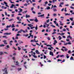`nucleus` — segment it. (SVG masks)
<instances>
[{
  "label": "nucleus",
  "mask_w": 74,
  "mask_h": 74,
  "mask_svg": "<svg viewBox=\"0 0 74 74\" xmlns=\"http://www.w3.org/2000/svg\"><path fill=\"white\" fill-rule=\"evenodd\" d=\"M8 68V66H7L6 68H5L4 69H2L3 71H5L3 74H8V71H7V68Z\"/></svg>",
  "instance_id": "f257e3e1"
},
{
  "label": "nucleus",
  "mask_w": 74,
  "mask_h": 74,
  "mask_svg": "<svg viewBox=\"0 0 74 74\" xmlns=\"http://www.w3.org/2000/svg\"><path fill=\"white\" fill-rule=\"evenodd\" d=\"M27 26H29V27H31V29H33L35 28V27H33V25H32V24H28L27 25Z\"/></svg>",
  "instance_id": "f03ea898"
},
{
  "label": "nucleus",
  "mask_w": 74,
  "mask_h": 74,
  "mask_svg": "<svg viewBox=\"0 0 74 74\" xmlns=\"http://www.w3.org/2000/svg\"><path fill=\"white\" fill-rule=\"evenodd\" d=\"M3 34L4 35H10V34H11V33L10 32L9 33H8V32H6L4 33Z\"/></svg>",
  "instance_id": "7ed1b4c3"
},
{
  "label": "nucleus",
  "mask_w": 74,
  "mask_h": 74,
  "mask_svg": "<svg viewBox=\"0 0 74 74\" xmlns=\"http://www.w3.org/2000/svg\"><path fill=\"white\" fill-rule=\"evenodd\" d=\"M64 4V3L63 2H61L60 3V4L59 5V7H62V5H63V4Z\"/></svg>",
  "instance_id": "20e7f679"
},
{
  "label": "nucleus",
  "mask_w": 74,
  "mask_h": 74,
  "mask_svg": "<svg viewBox=\"0 0 74 74\" xmlns=\"http://www.w3.org/2000/svg\"><path fill=\"white\" fill-rule=\"evenodd\" d=\"M38 16V17H42V18H44V14H42V15Z\"/></svg>",
  "instance_id": "39448f33"
},
{
  "label": "nucleus",
  "mask_w": 74,
  "mask_h": 74,
  "mask_svg": "<svg viewBox=\"0 0 74 74\" xmlns=\"http://www.w3.org/2000/svg\"><path fill=\"white\" fill-rule=\"evenodd\" d=\"M4 4H5L6 7H9V6L7 5V3H6L5 1H4Z\"/></svg>",
  "instance_id": "423d86ee"
},
{
  "label": "nucleus",
  "mask_w": 74,
  "mask_h": 74,
  "mask_svg": "<svg viewBox=\"0 0 74 74\" xmlns=\"http://www.w3.org/2000/svg\"><path fill=\"white\" fill-rule=\"evenodd\" d=\"M49 55H51V56H53V52L51 51H50Z\"/></svg>",
  "instance_id": "0eeeda50"
},
{
  "label": "nucleus",
  "mask_w": 74,
  "mask_h": 74,
  "mask_svg": "<svg viewBox=\"0 0 74 74\" xmlns=\"http://www.w3.org/2000/svg\"><path fill=\"white\" fill-rule=\"evenodd\" d=\"M54 43H53V44L54 45H56V43H58V42H57L56 40H54Z\"/></svg>",
  "instance_id": "6e6552de"
},
{
  "label": "nucleus",
  "mask_w": 74,
  "mask_h": 74,
  "mask_svg": "<svg viewBox=\"0 0 74 74\" xmlns=\"http://www.w3.org/2000/svg\"><path fill=\"white\" fill-rule=\"evenodd\" d=\"M27 5H30V3H28L27 4L25 3L24 5V6H26V7H27Z\"/></svg>",
  "instance_id": "1a4fd4ad"
},
{
  "label": "nucleus",
  "mask_w": 74,
  "mask_h": 74,
  "mask_svg": "<svg viewBox=\"0 0 74 74\" xmlns=\"http://www.w3.org/2000/svg\"><path fill=\"white\" fill-rule=\"evenodd\" d=\"M7 40H4L3 41V42H4V44H5L6 45H7Z\"/></svg>",
  "instance_id": "9d476101"
},
{
  "label": "nucleus",
  "mask_w": 74,
  "mask_h": 74,
  "mask_svg": "<svg viewBox=\"0 0 74 74\" xmlns=\"http://www.w3.org/2000/svg\"><path fill=\"white\" fill-rule=\"evenodd\" d=\"M25 17L26 18H30V16L29 15H28L27 14H26V15Z\"/></svg>",
  "instance_id": "9b49d317"
},
{
  "label": "nucleus",
  "mask_w": 74,
  "mask_h": 74,
  "mask_svg": "<svg viewBox=\"0 0 74 74\" xmlns=\"http://www.w3.org/2000/svg\"><path fill=\"white\" fill-rule=\"evenodd\" d=\"M11 27H12V28H13V27H15V25L14 24H12V25H11Z\"/></svg>",
  "instance_id": "f8f14e48"
},
{
  "label": "nucleus",
  "mask_w": 74,
  "mask_h": 74,
  "mask_svg": "<svg viewBox=\"0 0 74 74\" xmlns=\"http://www.w3.org/2000/svg\"><path fill=\"white\" fill-rule=\"evenodd\" d=\"M35 52H36V53H37V54H40V52L38 51V50H36V51H35Z\"/></svg>",
  "instance_id": "ddd939ff"
},
{
  "label": "nucleus",
  "mask_w": 74,
  "mask_h": 74,
  "mask_svg": "<svg viewBox=\"0 0 74 74\" xmlns=\"http://www.w3.org/2000/svg\"><path fill=\"white\" fill-rule=\"evenodd\" d=\"M11 25H7L6 27V28H10V27H11Z\"/></svg>",
  "instance_id": "4468645a"
},
{
  "label": "nucleus",
  "mask_w": 74,
  "mask_h": 74,
  "mask_svg": "<svg viewBox=\"0 0 74 74\" xmlns=\"http://www.w3.org/2000/svg\"><path fill=\"white\" fill-rule=\"evenodd\" d=\"M14 5L12 4L11 5V6L10 7V8H14Z\"/></svg>",
  "instance_id": "2eb2a0df"
},
{
  "label": "nucleus",
  "mask_w": 74,
  "mask_h": 74,
  "mask_svg": "<svg viewBox=\"0 0 74 74\" xmlns=\"http://www.w3.org/2000/svg\"><path fill=\"white\" fill-rule=\"evenodd\" d=\"M16 65L17 66H19V63H18V61L16 62Z\"/></svg>",
  "instance_id": "dca6fc26"
},
{
  "label": "nucleus",
  "mask_w": 74,
  "mask_h": 74,
  "mask_svg": "<svg viewBox=\"0 0 74 74\" xmlns=\"http://www.w3.org/2000/svg\"><path fill=\"white\" fill-rule=\"evenodd\" d=\"M34 21L36 22H38V20H37V18H36V19H35L34 20Z\"/></svg>",
  "instance_id": "f3484780"
},
{
  "label": "nucleus",
  "mask_w": 74,
  "mask_h": 74,
  "mask_svg": "<svg viewBox=\"0 0 74 74\" xmlns=\"http://www.w3.org/2000/svg\"><path fill=\"white\" fill-rule=\"evenodd\" d=\"M38 29V25H36V27L35 28V29L36 30H37V29Z\"/></svg>",
  "instance_id": "a211bd4d"
},
{
  "label": "nucleus",
  "mask_w": 74,
  "mask_h": 74,
  "mask_svg": "<svg viewBox=\"0 0 74 74\" xmlns=\"http://www.w3.org/2000/svg\"><path fill=\"white\" fill-rule=\"evenodd\" d=\"M6 47L7 48H5V49H8L7 48H10V46L9 45H8L6 46Z\"/></svg>",
  "instance_id": "6ab92c4d"
},
{
  "label": "nucleus",
  "mask_w": 74,
  "mask_h": 74,
  "mask_svg": "<svg viewBox=\"0 0 74 74\" xmlns=\"http://www.w3.org/2000/svg\"><path fill=\"white\" fill-rule=\"evenodd\" d=\"M18 10H20V11L21 12H22V11H23V10H22V9H21L20 8H18Z\"/></svg>",
  "instance_id": "aec40b11"
},
{
  "label": "nucleus",
  "mask_w": 74,
  "mask_h": 74,
  "mask_svg": "<svg viewBox=\"0 0 74 74\" xmlns=\"http://www.w3.org/2000/svg\"><path fill=\"white\" fill-rule=\"evenodd\" d=\"M66 57L67 59H69L70 58V56H69V54H66Z\"/></svg>",
  "instance_id": "412c9836"
},
{
  "label": "nucleus",
  "mask_w": 74,
  "mask_h": 74,
  "mask_svg": "<svg viewBox=\"0 0 74 74\" xmlns=\"http://www.w3.org/2000/svg\"><path fill=\"white\" fill-rule=\"evenodd\" d=\"M18 51H21V48L19 47H18Z\"/></svg>",
  "instance_id": "4be33fe9"
},
{
  "label": "nucleus",
  "mask_w": 74,
  "mask_h": 74,
  "mask_svg": "<svg viewBox=\"0 0 74 74\" xmlns=\"http://www.w3.org/2000/svg\"><path fill=\"white\" fill-rule=\"evenodd\" d=\"M31 55L33 56H34V55H36V53L34 52L33 53H31Z\"/></svg>",
  "instance_id": "5701e85b"
},
{
  "label": "nucleus",
  "mask_w": 74,
  "mask_h": 74,
  "mask_svg": "<svg viewBox=\"0 0 74 74\" xmlns=\"http://www.w3.org/2000/svg\"><path fill=\"white\" fill-rule=\"evenodd\" d=\"M52 45H47V47H52Z\"/></svg>",
  "instance_id": "b1692460"
},
{
  "label": "nucleus",
  "mask_w": 74,
  "mask_h": 74,
  "mask_svg": "<svg viewBox=\"0 0 74 74\" xmlns=\"http://www.w3.org/2000/svg\"><path fill=\"white\" fill-rule=\"evenodd\" d=\"M40 45H39V44H38V43H36V44L37 45H39V46H40V45H41V42H40Z\"/></svg>",
  "instance_id": "393cba45"
},
{
  "label": "nucleus",
  "mask_w": 74,
  "mask_h": 74,
  "mask_svg": "<svg viewBox=\"0 0 74 74\" xmlns=\"http://www.w3.org/2000/svg\"><path fill=\"white\" fill-rule=\"evenodd\" d=\"M4 46H5V45L3 44L1 45H0V47H4Z\"/></svg>",
  "instance_id": "a878e982"
},
{
  "label": "nucleus",
  "mask_w": 74,
  "mask_h": 74,
  "mask_svg": "<svg viewBox=\"0 0 74 74\" xmlns=\"http://www.w3.org/2000/svg\"><path fill=\"white\" fill-rule=\"evenodd\" d=\"M30 0H26V2L27 3H29Z\"/></svg>",
  "instance_id": "bb28decb"
},
{
  "label": "nucleus",
  "mask_w": 74,
  "mask_h": 74,
  "mask_svg": "<svg viewBox=\"0 0 74 74\" xmlns=\"http://www.w3.org/2000/svg\"><path fill=\"white\" fill-rule=\"evenodd\" d=\"M3 52H0V55L2 56L3 55Z\"/></svg>",
  "instance_id": "cd10ccee"
},
{
  "label": "nucleus",
  "mask_w": 74,
  "mask_h": 74,
  "mask_svg": "<svg viewBox=\"0 0 74 74\" xmlns=\"http://www.w3.org/2000/svg\"><path fill=\"white\" fill-rule=\"evenodd\" d=\"M68 53H69V54H70L71 53V50H69L68 51Z\"/></svg>",
  "instance_id": "c85d7f7f"
},
{
  "label": "nucleus",
  "mask_w": 74,
  "mask_h": 74,
  "mask_svg": "<svg viewBox=\"0 0 74 74\" xmlns=\"http://www.w3.org/2000/svg\"><path fill=\"white\" fill-rule=\"evenodd\" d=\"M46 9H47V10H50L51 8H50V7L48 6L47 7Z\"/></svg>",
  "instance_id": "c756f323"
},
{
  "label": "nucleus",
  "mask_w": 74,
  "mask_h": 74,
  "mask_svg": "<svg viewBox=\"0 0 74 74\" xmlns=\"http://www.w3.org/2000/svg\"><path fill=\"white\" fill-rule=\"evenodd\" d=\"M3 38H7V36H3Z\"/></svg>",
  "instance_id": "7c9ffc66"
},
{
  "label": "nucleus",
  "mask_w": 74,
  "mask_h": 74,
  "mask_svg": "<svg viewBox=\"0 0 74 74\" xmlns=\"http://www.w3.org/2000/svg\"><path fill=\"white\" fill-rule=\"evenodd\" d=\"M70 19L71 21H73V18H70Z\"/></svg>",
  "instance_id": "2f4dec72"
},
{
  "label": "nucleus",
  "mask_w": 74,
  "mask_h": 74,
  "mask_svg": "<svg viewBox=\"0 0 74 74\" xmlns=\"http://www.w3.org/2000/svg\"><path fill=\"white\" fill-rule=\"evenodd\" d=\"M67 38H71V39L72 38V37H71V36H70V35H69V36H68L67 37Z\"/></svg>",
  "instance_id": "473e14b6"
},
{
  "label": "nucleus",
  "mask_w": 74,
  "mask_h": 74,
  "mask_svg": "<svg viewBox=\"0 0 74 74\" xmlns=\"http://www.w3.org/2000/svg\"><path fill=\"white\" fill-rule=\"evenodd\" d=\"M70 60H74V58L73 57H71L70 58Z\"/></svg>",
  "instance_id": "72a5a7b5"
},
{
  "label": "nucleus",
  "mask_w": 74,
  "mask_h": 74,
  "mask_svg": "<svg viewBox=\"0 0 74 74\" xmlns=\"http://www.w3.org/2000/svg\"><path fill=\"white\" fill-rule=\"evenodd\" d=\"M53 11H54V12H55V11H57V10L56 9H53Z\"/></svg>",
  "instance_id": "f704fd0d"
},
{
  "label": "nucleus",
  "mask_w": 74,
  "mask_h": 74,
  "mask_svg": "<svg viewBox=\"0 0 74 74\" xmlns=\"http://www.w3.org/2000/svg\"><path fill=\"white\" fill-rule=\"evenodd\" d=\"M58 38H59V40H61V39H62V37H61V36H59L58 37Z\"/></svg>",
  "instance_id": "c9c22d12"
},
{
  "label": "nucleus",
  "mask_w": 74,
  "mask_h": 74,
  "mask_svg": "<svg viewBox=\"0 0 74 74\" xmlns=\"http://www.w3.org/2000/svg\"><path fill=\"white\" fill-rule=\"evenodd\" d=\"M66 15H70V14H69V13H65V16H66Z\"/></svg>",
  "instance_id": "e433bc0d"
},
{
  "label": "nucleus",
  "mask_w": 74,
  "mask_h": 74,
  "mask_svg": "<svg viewBox=\"0 0 74 74\" xmlns=\"http://www.w3.org/2000/svg\"><path fill=\"white\" fill-rule=\"evenodd\" d=\"M68 44H69V45H71V41H70L68 42Z\"/></svg>",
  "instance_id": "4c0bfd02"
},
{
  "label": "nucleus",
  "mask_w": 74,
  "mask_h": 74,
  "mask_svg": "<svg viewBox=\"0 0 74 74\" xmlns=\"http://www.w3.org/2000/svg\"><path fill=\"white\" fill-rule=\"evenodd\" d=\"M23 41H21L19 42V44H23Z\"/></svg>",
  "instance_id": "58836bf2"
},
{
  "label": "nucleus",
  "mask_w": 74,
  "mask_h": 74,
  "mask_svg": "<svg viewBox=\"0 0 74 74\" xmlns=\"http://www.w3.org/2000/svg\"><path fill=\"white\" fill-rule=\"evenodd\" d=\"M14 21V19L12 18V19H11L10 20H9V21Z\"/></svg>",
  "instance_id": "ea45409f"
},
{
  "label": "nucleus",
  "mask_w": 74,
  "mask_h": 74,
  "mask_svg": "<svg viewBox=\"0 0 74 74\" xmlns=\"http://www.w3.org/2000/svg\"><path fill=\"white\" fill-rule=\"evenodd\" d=\"M30 41L31 42H34V40H31Z\"/></svg>",
  "instance_id": "a19ab883"
},
{
  "label": "nucleus",
  "mask_w": 74,
  "mask_h": 74,
  "mask_svg": "<svg viewBox=\"0 0 74 74\" xmlns=\"http://www.w3.org/2000/svg\"><path fill=\"white\" fill-rule=\"evenodd\" d=\"M62 61V60H61L58 59L57 62H61V61Z\"/></svg>",
  "instance_id": "79ce46f5"
},
{
  "label": "nucleus",
  "mask_w": 74,
  "mask_h": 74,
  "mask_svg": "<svg viewBox=\"0 0 74 74\" xmlns=\"http://www.w3.org/2000/svg\"><path fill=\"white\" fill-rule=\"evenodd\" d=\"M51 26L53 27H54V28L55 27V26H54V25H51Z\"/></svg>",
  "instance_id": "37998d69"
},
{
  "label": "nucleus",
  "mask_w": 74,
  "mask_h": 74,
  "mask_svg": "<svg viewBox=\"0 0 74 74\" xmlns=\"http://www.w3.org/2000/svg\"><path fill=\"white\" fill-rule=\"evenodd\" d=\"M33 56L34 57V58H37V57L36 55H34Z\"/></svg>",
  "instance_id": "c03bdc74"
},
{
  "label": "nucleus",
  "mask_w": 74,
  "mask_h": 74,
  "mask_svg": "<svg viewBox=\"0 0 74 74\" xmlns=\"http://www.w3.org/2000/svg\"><path fill=\"white\" fill-rule=\"evenodd\" d=\"M55 1H57L56 0H54L53 1V3H55Z\"/></svg>",
  "instance_id": "a18cd8bd"
},
{
  "label": "nucleus",
  "mask_w": 74,
  "mask_h": 74,
  "mask_svg": "<svg viewBox=\"0 0 74 74\" xmlns=\"http://www.w3.org/2000/svg\"><path fill=\"white\" fill-rule=\"evenodd\" d=\"M50 31H51V30H49L48 31V29H46V31L47 32H50Z\"/></svg>",
  "instance_id": "49530a36"
},
{
  "label": "nucleus",
  "mask_w": 74,
  "mask_h": 74,
  "mask_svg": "<svg viewBox=\"0 0 74 74\" xmlns=\"http://www.w3.org/2000/svg\"><path fill=\"white\" fill-rule=\"evenodd\" d=\"M47 23H49V19H48L47 20Z\"/></svg>",
  "instance_id": "de8ad7c7"
},
{
  "label": "nucleus",
  "mask_w": 74,
  "mask_h": 74,
  "mask_svg": "<svg viewBox=\"0 0 74 74\" xmlns=\"http://www.w3.org/2000/svg\"><path fill=\"white\" fill-rule=\"evenodd\" d=\"M55 25H56L57 23L56 22V21H53Z\"/></svg>",
  "instance_id": "09e8293b"
},
{
  "label": "nucleus",
  "mask_w": 74,
  "mask_h": 74,
  "mask_svg": "<svg viewBox=\"0 0 74 74\" xmlns=\"http://www.w3.org/2000/svg\"><path fill=\"white\" fill-rule=\"evenodd\" d=\"M24 36H25V37H27V36H29V34H26V35H24Z\"/></svg>",
  "instance_id": "8fccbe9b"
},
{
  "label": "nucleus",
  "mask_w": 74,
  "mask_h": 74,
  "mask_svg": "<svg viewBox=\"0 0 74 74\" xmlns=\"http://www.w3.org/2000/svg\"><path fill=\"white\" fill-rule=\"evenodd\" d=\"M64 49L65 51H68V49L66 48H65Z\"/></svg>",
  "instance_id": "3c124183"
},
{
  "label": "nucleus",
  "mask_w": 74,
  "mask_h": 74,
  "mask_svg": "<svg viewBox=\"0 0 74 74\" xmlns=\"http://www.w3.org/2000/svg\"><path fill=\"white\" fill-rule=\"evenodd\" d=\"M22 70V68H18V71H20V70Z\"/></svg>",
  "instance_id": "603ef678"
},
{
  "label": "nucleus",
  "mask_w": 74,
  "mask_h": 74,
  "mask_svg": "<svg viewBox=\"0 0 74 74\" xmlns=\"http://www.w3.org/2000/svg\"><path fill=\"white\" fill-rule=\"evenodd\" d=\"M56 15H57V14H53V16H56Z\"/></svg>",
  "instance_id": "864d4df0"
},
{
  "label": "nucleus",
  "mask_w": 74,
  "mask_h": 74,
  "mask_svg": "<svg viewBox=\"0 0 74 74\" xmlns=\"http://www.w3.org/2000/svg\"><path fill=\"white\" fill-rule=\"evenodd\" d=\"M16 18L17 19V20H19V19H20V18L19 17H17Z\"/></svg>",
  "instance_id": "5fc2aeb1"
},
{
  "label": "nucleus",
  "mask_w": 74,
  "mask_h": 74,
  "mask_svg": "<svg viewBox=\"0 0 74 74\" xmlns=\"http://www.w3.org/2000/svg\"><path fill=\"white\" fill-rule=\"evenodd\" d=\"M16 36H20V34H17L16 35Z\"/></svg>",
  "instance_id": "6e6d98bb"
},
{
  "label": "nucleus",
  "mask_w": 74,
  "mask_h": 74,
  "mask_svg": "<svg viewBox=\"0 0 74 74\" xmlns=\"http://www.w3.org/2000/svg\"><path fill=\"white\" fill-rule=\"evenodd\" d=\"M44 24L45 25H48V24H47V23L46 22L44 23Z\"/></svg>",
  "instance_id": "4d7b16f0"
},
{
  "label": "nucleus",
  "mask_w": 74,
  "mask_h": 74,
  "mask_svg": "<svg viewBox=\"0 0 74 74\" xmlns=\"http://www.w3.org/2000/svg\"><path fill=\"white\" fill-rule=\"evenodd\" d=\"M12 48H13V49H14L15 50H16V49L13 46Z\"/></svg>",
  "instance_id": "13d9d810"
},
{
  "label": "nucleus",
  "mask_w": 74,
  "mask_h": 74,
  "mask_svg": "<svg viewBox=\"0 0 74 74\" xmlns=\"http://www.w3.org/2000/svg\"><path fill=\"white\" fill-rule=\"evenodd\" d=\"M43 27H44V28H45V27H46V25H43Z\"/></svg>",
  "instance_id": "bf43d9fd"
},
{
  "label": "nucleus",
  "mask_w": 74,
  "mask_h": 74,
  "mask_svg": "<svg viewBox=\"0 0 74 74\" xmlns=\"http://www.w3.org/2000/svg\"><path fill=\"white\" fill-rule=\"evenodd\" d=\"M71 25L72 26H73V25H74V22H72V23H71Z\"/></svg>",
  "instance_id": "052dcab7"
},
{
  "label": "nucleus",
  "mask_w": 74,
  "mask_h": 74,
  "mask_svg": "<svg viewBox=\"0 0 74 74\" xmlns=\"http://www.w3.org/2000/svg\"><path fill=\"white\" fill-rule=\"evenodd\" d=\"M29 21H34V19H30Z\"/></svg>",
  "instance_id": "680f3d73"
},
{
  "label": "nucleus",
  "mask_w": 74,
  "mask_h": 74,
  "mask_svg": "<svg viewBox=\"0 0 74 74\" xmlns=\"http://www.w3.org/2000/svg\"><path fill=\"white\" fill-rule=\"evenodd\" d=\"M5 15H7V13L6 12H5Z\"/></svg>",
  "instance_id": "e2e57ef3"
},
{
  "label": "nucleus",
  "mask_w": 74,
  "mask_h": 74,
  "mask_svg": "<svg viewBox=\"0 0 74 74\" xmlns=\"http://www.w3.org/2000/svg\"><path fill=\"white\" fill-rule=\"evenodd\" d=\"M48 2L47 1H46L45 2V5L47 4H48Z\"/></svg>",
  "instance_id": "0e129e2a"
},
{
  "label": "nucleus",
  "mask_w": 74,
  "mask_h": 74,
  "mask_svg": "<svg viewBox=\"0 0 74 74\" xmlns=\"http://www.w3.org/2000/svg\"><path fill=\"white\" fill-rule=\"evenodd\" d=\"M41 14V13L40 12H38V15H40Z\"/></svg>",
  "instance_id": "69168bd1"
},
{
  "label": "nucleus",
  "mask_w": 74,
  "mask_h": 74,
  "mask_svg": "<svg viewBox=\"0 0 74 74\" xmlns=\"http://www.w3.org/2000/svg\"><path fill=\"white\" fill-rule=\"evenodd\" d=\"M70 8H71L72 9H74V8L72 6H70Z\"/></svg>",
  "instance_id": "338daca9"
},
{
  "label": "nucleus",
  "mask_w": 74,
  "mask_h": 74,
  "mask_svg": "<svg viewBox=\"0 0 74 74\" xmlns=\"http://www.w3.org/2000/svg\"><path fill=\"white\" fill-rule=\"evenodd\" d=\"M11 66L12 67H15V66L14 65H12Z\"/></svg>",
  "instance_id": "774afa93"
}]
</instances>
